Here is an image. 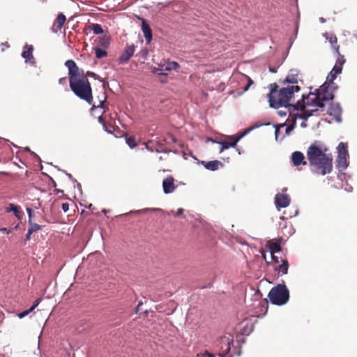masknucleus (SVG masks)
Segmentation results:
<instances>
[{"instance_id":"1","label":"nucleus","mask_w":357,"mask_h":357,"mask_svg":"<svg viewBox=\"0 0 357 357\" xmlns=\"http://www.w3.org/2000/svg\"><path fill=\"white\" fill-rule=\"evenodd\" d=\"M334 95L331 89H328L326 84H323L315 93H310L307 96V105L318 107L323 114L333 116L334 119L341 121L342 109L339 104L333 103L331 100Z\"/></svg>"},{"instance_id":"2","label":"nucleus","mask_w":357,"mask_h":357,"mask_svg":"<svg viewBox=\"0 0 357 357\" xmlns=\"http://www.w3.org/2000/svg\"><path fill=\"white\" fill-rule=\"evenodd\" d=\"M328 151L320 142H315L308 147L307 158L314 174L324 176L332 172L333 157L326 153Z\"/></svg>"},{"instance_id":"3","label":"nucleus","mask_w":357,"mask_h":357,"mask_svg":"<svg viewBox=\"0 0 357 357\" xmlns=\"http://www.w3.org/2000/svg\"><path fill=\"white\" fill-rule=\"evenodd\" d=\"M278 84L273 83L270 84V93L268 94V100L270 106L274 108L284 107L291 111V107H295L294 102L291 103L295 92L300 91V86L298 85H287L278 89Z\"/></svg>"},{"instance_id":"4","label":"nucleus","mask_w":357,"mask_h":357,"mask_svg":"<svg viewBox=\"0 0 357 357\" xmlns=\"http://www.w3.org/2000/svg\"><path fill=\"white\" fill-rule=\"evenodd\" d=\"M71 91L80 99L91 105L93 102L92 89L86 76L69 80Z\"/></svg>"},{"instance_id":"5","label":"nucleus","mask_w":357,"mask_h":357,"mask_svg":"<svg viewBox=\"0 0 357 357\" xmlns=\"http://www.w3.org/2000/svg\"><path fill=\"white\" fill-rule=\"evenodd\" d=\"M270 301L277 305L285 304L289 298V292L284 284H278L271 289L268 294Z\"/></svg>"},{"instance_id":"6","label":"nucleus","mask_w":357,"mask_h":357,"mask_svg":"<svg viewBox=\"0 0 357 357\" xmlns=\"http://www.w3.org/2000/svg\"><path fill=\"white\" fill-rule=\"evenodd\" d=\"M302 97H303L302 100L303 101V104H301L300 102V101L298 100L296 102V103L295 104L296 108L291 107V109H293V110L298 111V109L301 108L302 110L301 113V114L296 113V114L298 115V116L299 118L306 120L310 116L314 115L316 112H318L319 111V109L318 107H315L314 109H312L310 110L306 109H305L306 106H310V105H307V97L305 98L304 95H303Z\"/></svg>"},{"instance_id":"7","label":"nucleus","mask_w":357,"mask_h":357,"mask_svg":"<svg viewBox=\"0 0 357 357\" xmlns=\"http://www.w3.org/2000/svg\"><path fill=\"white\" fill-rule=\"evenodd\" d=\"M233 343V338L231 335L229 336H222L219 340V343L218 347H219V354L218 356L220 357H225L227 354L230 351L231 349V344Z\"/></svg>"},{"instance_id":"8","label":"nucleus","mask_w":357,"mask_h":357,"mask_svg":"<svg viewBox=\"0 0 357 357\" xmlns=\"http://www.w3.org/2000/svg\"><path fill=\"white\" fill-rule=\"evenodd\" d=\"M65 66L68 69L69 80L80 78L81 76H85L83 70H80L73 60H67Z\"/></svg>"},{"instance_id":"9","label":"nucleus","mask_w":357,"mask_h":357,"mask_svg":"<svg viewBox=\"0 0 357 357\" xmlns=\"http://www.w3.org/2000/svg\"><path fill=\"white\" fill-rule=\"evenodd\" d=\"M244 135V134H241L239 135H232L229 136L227 140H225L219 142L220 144V153H222L225 149H228L230 147L236 146L237 142L240 140V139Z\"/></svg>"},{"instance_id":"10","label":"nucleus","mask_w":357,"mask_h":357,"mask_svg":"<svg viewBox=\"0 0 357 357\" xmlns=\"http://www.w3.org/2000/svg\"><path fill=\"white\" fill-rule=\"evenodd\" d=\"M33 47L31 45L26 44L21 54L22 57L24 59L26 64L34 66L35 59L33 56Z\"/></svg>"},{"instance_id":"11","label":"nucleus","mask_w":357,"mask_h":357,"mask_svg":"<svg viewBox=\"0 0 357 357\" xmlns=\"http://www.w3.org/2000/svg\"><path fill=\"white\" fill-rule=\"evenodd\" d=\"M298 80H301L298 70L291 69L282 83L283 84H288L289 85V84H291L292 85H296Z\"/></svg>"},{"instance_id":"12","label":"nucleus","mask_w":357,"mask_h":357,"mask_svg":"<svg viewBox=\"0 0 357 357\" xmlns=\"http://www.w3.org/2000/svg\"><path fill=\"white\" fill-rule=\"evenodd\" d=\"M175 180L172 176H168L162 181V188L165 194L172 193L176 188Z\"/></svg>"},{"instance_id":"13","label":"nucleus","mask_w":357,"mask_h":357,"mask_svg":"<svg viewBox=\"0 0 357 357\" xmlns=\"http://www.w3.org/2000/svg\"><path fill=\"white\" fill-rule=\"evenodd\" d=\"M135 53V46L129 45L126 47L121 55L119 58V63H123L128 62Z\"/></svg>"},{"instance_id":"14","label":"nucleus","mask_w":357,"mask_h":357,"mask_svg":"<svg viewBox=\"0 0 357 357\" xmlns=\"http://www.w3.org/2000/svg\"><path fill=\"white\" fill-rule=\"evenodd\" d=\"M275 203L277 207H287L290 203L289 196L288 195L278 193L275 195Z\"/></svg>"},{"instance_id":"15","label":"nucleus","mask_w":357,"mask_h":357,"mask_svg":"<svg viewBox=\"0 0 357 357\" xmlns=\"http://www.w3.org/2000/svg\"><path fill=\"white\" fill-rule=\"evenodd\" d=\"M282 238L269 240L266 243V246L268 248L271 254H275L281 251Z\"/></svg>"},{"instance_id":"16","label":"nucleus","mask_w":357,"mask_h":357,"mask_svg":"<svg viewBox=\"0 0 357 357\" xmlns=\"http://www.w3.org/2000/svg\"><path fill=\"white\" fill-rule=\"evenodd\" d=\"M66 21V16L63 13H59L54 22L52 30L54 33H57L61 31Z\"/></svg>"},{"instance_id":"17","label":"nucleus","mask_w":357,"mask_h":357,"mask_svg":"<svg viewBox=\"0 0 357 357\" xmlns=\"http://www.w3.org/2000/svg\"><path fill=\"white\" fill-rule=\"evenodd\" d=\"M142 30L143 31L146 41L147 43H149L152 40V30L146 20H142Z\"/></svg>"},{"instance_id":"18","label":"nucleus","mask_w":357,"mask_h":357,"mask_svg":"<svg viewBox=\"0 0 357 357\" xmlns=\"http://www.w3.org/2000/svg\"><path fill=\"white\" fill-rule=\"evenodd\" d=\"M291 160L294 166H299L301 164L305 165L307 164L303 153L300 151H294L292 153Z\"/></svg>"},{"instance_id":"19","label":"nucleus","mask_w":357,"mask_h":357,"mask_svg":"<svg viewBox=\"0 0 357 357\" xmlns=\"http://www.w3.org/2000/svg\"><path fill=\"white\" fill-rule=\"evenodd\" d=\"M326 40L329 41L331 47L334 49L337 54H339L340 46L337 45V38L333 33H326L324 35Z\"/></svg>"},{"instance_id":"20","label":"nucleus","mask_w":357,"mask_h":357,"mask_svg":"<svg viewBox=\"0 0 357 357\" xmlns=\"http://www.w3.org/2000/svg\"><path fill=\"white\" fill-rule=\"evenodd\" d=\"M42 298H38L34 301L32 305L27 310H25L17 314V317L20 319H22L26 316L29 315L31 312H33V310L38 306L39 303L41 302Z\"/></svg>"},{"instance_id":"21","label":"nucleus","mask_w":357,"mask_h":357,"mask_svg":"<svg viewBox=\"0 0 357 357\" xmlns=\"http://www.w3.org/2000/svg\"><path fill=\"white\" fill-rule=\"evenodd\" d=\"M202 164L206 169L211 171L218 170L220 166H222V163L218 160H212L208 162L202 161Z\"/></svg>"},{"instance_id":"22","label":"nucleus","mask_w":357,"mask_h":357,"mask_svg":"<svg viewBox=\"0 0 357 357\" xmlns=\"http://www.w3.org/2000/svg\"><path fill=\"white\" fill-rule=\"evenodd\" d=\"M282 264L278 266L275 267V271L278 272V275L287 274L289 269V264L287 259H281Z\"/></svg>"},{"instance_id":"23","label":"nucleus","mask_w":357,"mask_h":357,"mask_svg":"<svg viewBox=\"0 0 357 357\" xmlns=\"http://www.w3.org/2000/svg\"><path fill=\"white\" fill-rule=\"evenodd\" d=\"M346 60L344 56L342 55L340 52L337 54V59L336 60L335 64L333 67L334 70H336V73H341L342 70V66L344 64Z\"/></svg>"},{"instance_id":"24","label":"nucleus","mask_w":357,"mask_h":357,"mask_svg":"<svg viewBox=\"0 0 357 357\" xmlns=\"http://www.w3.org/2000/svg\"><path fill=\"white\" fill-rule=\"evenodd\" d=\"M20 206H17L13 204H9L8 207H6V212H13L14 215L15 217H17V218H20Z\"/></svg>"},{"instance_id":"25","label":"nucleus","mask_w":357,"mask_h":357,"mask_svg":"<svg viewBox=\"0 0 357 357\" xmlns=\"http://www.w3.org/2000/svg\"><path fill=\"white\" fill-rule=\"evenodd\" d=\"M61 208L60 199H54L50 206V211L52 214L56 215Z\"/></svg>"},{"instance_id":"26","label":"nucleus","mask_w":357,"mask_h":357,"mask_svg":"<svg viewBox=\"0 0 357 357\" xmlns=\"http://www.w3.org/2000/svg\"><path fill=\"white\" fill-rule=\"evenodd\" d=\"M340 73H336V70L333 68V70L330 72L327 77V82H326L324 84H326V86H328V89H329L330 84L333 83V81L335 79L337 75L340 74Z\"/></svg>"},{"instance_id":"27","label":"nucleus","mask_w":357,"mask_h":357,"mask_svg":"<svg viewBox=\"0 0 357 357\" xmlns=\"http://www.w3.org/2000/svg\"><path fill=\"white\" fill-rule=\"evenodd\" d=\"M338 156H348L347 146L343 142H340L337 146Z\"/></svg>"},{"instance_id":"28","label":"nucleus","mask_w":357,"mask_h":357,"mask_svg":"<svg viewBox=\"0 0 357 357\" xmlns=\"http://www.w3.org/2000/svg\"><path fill=\"white\" fill-rule=\"evenodd\" d=\"M347 156H338L337 158V167L345 169L348 166V163L347 162Z\"/></svg>"},{"instance_id":"29","label":"nucleus","mask_w":357,"mask_h":357,"mask_svg":"<svg viewBox=\"0 0 357 357\" xmlns=\"http://www.w3.org/2000/svg\"><path fill=\"white\" fill-rule=\"evenodd\" d=\"M180 68V65L176 61H168L165 68V70H178Z\"/></svg>"},{"instance_id":"30","label":"nucleus","mask_w":357,"mask_h":357,"mask_svg":"<svg viewBox=\"0 0 357 357\" xmlns=\"http://www.w3.org/2000/svg\"><path fill=\"white\" fill-rule=\"evenodd\" d=\"M89 26L95 34H100L103 33L102 28L99 24H91Z\"/></svg>"},{"instance_id":"31","label":"nucleus","mask_w":357,"mask_h":357,"mask_svg":"<svg viewBox=\"0 0 357 357\" xmlns=\"http://www.w3.org/2000/svg\"><path fill=\"white\" fill-rule=\"evenodd\" d=\"M98 44L105 48L108 47L109 45V38L106 36L99 38Z\"/></svg>"},{"instance_id":"32","label":"nucleus","mask_w":357,"mask_h":357,"mask_svg":"<svg viewBox=\"0 0 357 357\" xmlns=\"http://www.w3.org/2000/svg\"><path fill=\"white\" fill-rule=\"evenodd\" d=\"M126 139V143L130 148L133 149L137 146V143L136 142L135 137H132V136L127 137Z\"/></svg>"},{"instance_id":"33","label":"nucleus","mask_w":357,"mask_h":357,"mask_svg":"<svg viewBox=\"0 0 357 357\" xmlns=\"http://www.w3.org/2000/svg\"><path fill=\"white\" fill-rule=\"evenodd\" d=\"M95 54H96V58L98 59H101L105 56H107V52L104 50H102L100 48H98V47H96L95 49Z\"/></svg>"},{"instance_id":"34","label":"nucleus","mask_w":357,"mask_h":357,"mask_svg":"<svg viewBox=\"0 0 357 357\" xmlns=\"http://www.w3.org/2000/svg\"><path fill=\"white\" fill-rule=\"evenodd\" d=\"M297 117L298 115L296 114H292L291 112H290L289 119L287 121L289 122L290 125H294V127H296Z\"/></svg>"},{"instance_id":"35","label":"nucleus","mask_w":357,"mask_h":357,"mask_svg":"<svg viewBox=\"0 0 357 357\" xmlns=\"http://www.w3.org/2000/svg\"><path fill=\"white\" fill-rule=\"evenodd\" d=\"M44 330H45V324L43 325V326L42 328L40 335L38 337L39 340H38V347H37L38 353L34 351L35 354H38V355H40V357H42V354H41V349H40V342L42 334H43Z\"/></svg>"},{"instance_id":"36","label":"nucleus","mask_w":357,"mask_h":357,"mask_svg":"<svg viewBox=\"0 0 357 357\" xmlns=\"http://www.w3.org/2000/svg\"><path fill=\"white\" fill-rule=\"evenodd\" d=\"M102 100H100L99 101V104L96 106V105H93L91 109H94L96 107H101L103 108L104 102L106 100V95L105 93H102Z\"/></svg>"},{"instance_id":"37","label":"nucleus","mask_w":357,"mask_h":357,"mask_svg":"<svg viewBox=\"0 0 357 357\" xmlns=\"http://www.w3.org/2000/svg\"><path fill=\"white\" fill-rule=\"evenodd\" d=\"M61 208L63 212L66 213L69 210V204L68 202H63L62 199H60Z\"/></svg>"},{"instance_id":"38","label":"nucleus","mask_w":357,"mask_h":357,"mask_svg":"<svg viewBox=\"0 0 357 357\" xmlns=\"http://www.w3.org/2000/svg\"><path fill=\"white\" fill-rule=\"evenodd\" d=\"M245 78L247 79V80H248V84H247V85L244 87L243 91H248V89L250 88V86L252 84H253V83H254V82H253L252 79L250 77H249L248 76L245 75Z\"/></svg>"},{"instance_id":"39","label":"nucleus","mask_w":357,"mask_h":357,"mask_svg":"<svg viewBox=\"0 0 357 357\" xmlns=\"http://www.w3.org/2000/svg\"><path fill=\"white\" fill-rule=\"evenodd\" d=\"M98 122L100 123L101 124H102L103 128H104L105 131H107V132H108L109 133L112 132V130H107V128L106 124H105V119H103V117L102 116H100L98 117Z\"/></svg>"},{"instance_id":"40","label":"nucleus","mask_w":357,"mask_h":357,"mask_svg":"<svg viewBox=\"0 0 357 357\" xmlns=\"http://www.w3.org/2000/svg\"><path fill=\"white\" fill-rule=\"evenodd\" d=\"M45 176H46V178L48 179V181L46 180V183H48L49 185H52L53 187H56V183L53 180V178L52 177H50V176H48L47 174H45Z\"/></svg>"},{"instance_id":"41","label":"nucleus","mask_w":357,"mask_h":357,"mask_svg":"<svg viewBox=\"0 0 357 357\" xmlns=\"http://www.w3.org/2000/svg\"><path fill=\"white\" fill-rule=\"evenodd\" d=\"M26 211L29 215V222H31V218L34 215V211L30 208H27Z\"/></svg>"},{"instance_id":"42","label":"nucleus","mask_w":357,"mask_h":357,"mask_svg":"<svg viewBox=\"0 0 357 357\" xmlns=\"http://www.w3.org/2000/svg\"><path fill=\"white\" fill-rule=\"evenodd\" d=\"M184 210L183 208H178L176 213L174 211H172V213L174 214L175 216H180L183 214Z\"/></svg>"},{"instance_id":"43","label":"nucleus","mask_w":357,"mask_h":357,"mask_svg":"<svg viewBox=\"0 0 357 357\" xmlns=\"http://www.w3.org/2000/svg\"><path fill=\"white\" fill-rule=\"evenodd\" d=\"M29 223L31 225L30 228L33 229V231H35L40 228V225H38V224H31V222Z\"/></svg>"},{"instance_id":"44","label":"nucleus","mask_w":357,"mask_h":357,"mask_svg":"<svg viewBox=\"0 0 357 357\" xmlns=\"http://www.w3.org/2000/svg\"><path fill=\"white\" fill-rule=\"evenodd\" d=\"M67 82H68V78L67 77H62V78H60L59 80V84H63V85H66L67 84Z\"/></svg>"},{"instance_id":"45","label":"nucleus","mask_w":357,"mask_h":357,"mask_svg":"<svg viewBox=\"0 0 357 357\" xmlns=\"http://www.w3.org/2000/svg\"><path fill=\"white\" fill-rule=\"evenodd\" d=\"M294 125H289L287 128H286V133L287 134H289L290 133L291 131H292L294 129Z\"/></svg>"},{"instance_id":"46","label":"nucleus","mask_w":357,"mask_h":357,"mask_svg":"<svg viewBox=\"0 0 357 357\" xmlns=\"http://www.w3.org/2000/svg\"><path fill=\"white\" fill-rule=\"evenodd\" d=\"M271 259L273 261L275 264H278L280 262L279 259L277 256L275 255V254H271Z\"/></svg>"},{"instance_id":"47","label":"nucleus","mask_w":357,"mask_h":357,"mask_svg":"<svg viewBox=\"0 0 357 357\" xmlns=\"http://www.w3.org/2000/svg\"><path fill=\"white\" fill-rule=\"evenodd\" d=\"M278 114L279 116L283 117V116H285L287 115V111H286V110H279L278 112Z\"/></svg>"},{"instance_id":"48","label":"nucleus","mask_w":357,"mask_h":357,"mask_svg":"<svg viewBox=\"0 0 357 357\" xmlns=\"http://www.w3.org/2000/svg\"><path fill=\"white\" fill-rule=\"evenodd\" d=\"M151 144H152L151 142H148L146 144V147L148 150L151 151H153V148L152 146H151Z\"/></svg>"},{"instance_id":"49","label":"nucleus","mask_w":357,"mask_h":357,"mask_svg":"<svg viewBox=\"0 0 357 357\" xmlns=\"http://www.w3.org/2000/svg\"><path fill=\"white\" fill-rule=\"evenodd\" d=\"M197 357H213L208 352H206L205 354H202L200 355H197Z\"/></svg>"},{"instance_id":"50","label":"nucleus","mask_w":357,"mask_h":357,"mask_svg":"<svg viewBox=\"0 0 357 357\" xmlns=\"http://www.w3.org/2000/svg\"><path fill=\"white\" fill-rule=\"evenodd\" d=\"M0 231L3 232V233H6V234H9L10 230V229H8L6 227H2V228H0Z\"/></svg>"},{"instance_id":"51","label":"nucleus","mask_w":357,"mask_h":357,"mask_svg":"<svg viewBox=\"0 0 357 357\" xmlns=\"http://www.w3.org/2000/svg\"><path fill=\"white\" fill-rule=\"evenodd\" d=\"M169 137L173 142H176V139L173 135H170Z\"/></svg>"},{"instance_id":"52","label":"nucleus","mask_w":357,"mask_h":357,"mask_svg":"<svg viewBox=\"0 0 357 357\" xmlns=\"http://www.w3.org/2000/svg\"><path fill=\"white\" fill-rule=\"evenodd\" d=\"M33 229H31L30 227L29 228L28 231H27V233L29 234V235H31L32 233H33Z\"/></svg>"},{"instance_id":"53","label":"nucleus","mask_w":357,"mask_h":357,"mask_svg":"<svg viewBox=\"0 0 357 357\" xmlns=\"http://www.w3.org/2000/svg\"><path fill=\"white\" fill-rule=\"evenodd\" d=\"M30 238H31V235H29V234H28V233H26V239H25V240H26V241H29V240H30Z\"/></svg>"},{"instance_id":"54","label":"nucleus","mask_w":357,"mask_h":357,"mask_svg":"<svg viewBox=\"0 0 357 357\" xmlns=\"http://www.w3.org/2000/svg\"><path fill=\"white\" fill-rule=\"evenodd\" d=\"M31 154L34 155L39 160L40 162H41V160L40 158L38 156V155H36V153H34L33 152H31Z\"/></svg>"},{"instance_id":"55","label":"nucleus","mask_w":357,"mask_h":357,"mask_svg":"<svg viewBox=\"0 0 357 357\" xmlns=\"http://www.w3.org/2000/svg\"><path fill=\"white\" fill-rule=\"evenodd\" d=\"M262 257L263 258L266 260V255L265 254H262Z\"/></svg>"},{"instance_id":"56","label":"nucleus","mask_w":357,"mask_h":357,"mask_svg":"<svg viewBox=\"0 0 357 357\" xmlns=\"http://www.w3.org/2000/svg\"><path fill=\"white\" fill-rule=\"evenodd\" d=\"M278 129L277 128L276 130H275V135L277 136L278 135Z\"/></svg>"},{"instance_id":"57","label":"nucleus","mask_w":357,"mask_h":357,"mask_svg":"<svg viewBox=\"0 0 357 357\" xmlns=\"http://www.w3.org/2000/svg\"><path fill=\"white\" fill-rule=\"evenodd\" d=\"M320 21H321V22H324L325 20H324L323 18H320Z\"/></svg>"},{"instance_id":"58","label":"nucleus","mask_w":357,"mask_h":357,"mask_svg":"<svg viewBox=\"0 0 357 357\" xmlns=\"http://www.w3.org/2000/svg\"><path fill=\"white\" fill-rule=\"evenodd\" d=\"M259 127V125H256V126H254L253 128H258Z\"/></svg>"},{"instance_id":"59","label":"nucleus","mask_w":357,"mask_h":357,"mask_svg":"<svg viewBox=\"0 0 357 357\" xmlns=\"http://www.w3.org/2000/svg\"><path fill=\"white\" fill-rule=\"evenodd\" d=\"M301 126H305V124L304 123H303L301 124Z\"/></svg>"},{"instance_id":"60","label":"nucleus","mask_w":357,"mask_h":357,"mask_svg":"<svg viewBox=\"0 0 357 357\" xmlns=\"http://www.w3.org/2000/svg\"><path fill=\"white\" fill-rule=\"evenodd\" d=\"M26 150L28 151H31L29 148H26Z\"/></svg>"}]
</instances>
